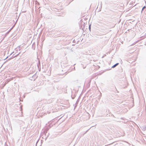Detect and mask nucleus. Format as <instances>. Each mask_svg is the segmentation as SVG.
I'll return each mask as SVG.
<instances>
[{
	"instance_id": "nucleus-1",
	"label": "nucleus",
	"mask_w": 146,
	"mask_h": 146,
	"mask_svg": "<svg viewBox=\"0 0 146 146\" xmlns=\"http://www.w3.org/2000/svg\"><path fill=\"white\" fill-rule=\"evenodd\" d=\"M119 64L118 63H116L115 64H114L112 66L111 68H115L117 66H118Z\"/></svg>"
},
{
	"instance_id": "nucleus-2",
	"label": "nucleus",
	"mask_w": 146,
	"mask_h": 146,
	"mask_svg": "<svg viewBox=\"0 0 146 146\" xmlns=\"http://www.w3.org/2000/svg\"><path fill=\"white\" fill-rule=\"evenodd\" d=\"M79 101V98H78L75 104V105L74 106L75 108L77 107V105L78 104V103Z\"/></svg>"
},
{
	"instance_id": "nucleus-3",
	"label": "nucleus",
	"mask_w": 146,
	"mask_h": 146,
	"mask_svg": "<svg viewBox=\"0 0 146 146\" xmlns=\"http://www.w3.org/2000/svg\"><path fill=\"white\" fill-rule=\"evenodd\" d=\"M20 54V53H19V54H13V57L14 58L15 57H16L18 56Z\"/></svg>"
},
{
	"instance_id": "nucleus-4",
	"label": "nucleus",
	"mask_w": 146,
	"mask_h": 146,
	"mask_svg": "<svg viewBox=\"0 0 146 146\" xmlns=\"http://www.w3.org/2000/svg\"><path fill=\"white\" fill-rule=\"evenodd\" d=\"M102 2H101L100 5L99 6V7H100V9H99L100 10H99V11H100L101 10V8H102Z\"/></svg>"
},
{
	"instance_id": "nucleus-5",
	"label": "nucleus",
	"mask_w": 146,
	"mask_h": 146,
	"mask_svg": "<svg viewBox=\"0 0 146 146\" xmlns=\"http://www.w3.org/2000/svg\"><path fill=\"white\" fill-rule=\"evenodd\" d=\"M84 24H85V23L84 22H83H83H82V23H81V25H82L84 24V26H83V27H82V29L84 31Z\"/></svg>"
},
{
	"instance_id": "nucleus-6",
	"label": "nucleus",
	"mask_w": 146,
	"mask_h": 146,
	"mask_svg": "<svg viewBox=\"0 0 146 146\" xmlns=\"http://www.w3.org/2000/svg\"><path fill=\"white\" fill-rule=\"evenodd\" d=\"M32 48L34 49L35 50V44H33L32 46Z\"/></svg>"
},
{
	"instance_id": "nucleus-7",
	"label": "nucleus",
	"mask_w": 146,
	"mask_h": 146,
	"mask_svg": "<svg viewBox=\"0 0 146 146\" xmlns=\"http://www.w3.org/2000/svg\"><path fill=\"white\" fill-rule=\"evenodd\" d=\"M146 8V7L145 6H144L142 8V10H141V12H142V11L145 9Z\"/></svg>"
},
{
	"instance_id": "nucleus-8",
	"label": "nucleus",
	"mask_w": 146,
	"mask_h": 146,
	"mask_svg": "<svg viewBox=\"0 0 146 146\" xmlns=\"http://www.w3.org/2000/svg\"><path fill=\"white\" fill-rule=\"evenodd\" d=\"M89 29L90 30V31H91V25H90L89 26Z\"/></svg>"
},
{
	"instance_id": "nucleus-9",
	"label": "nucleus",
	"mask_w": 146,
	"mask_h": 146,
	"mask_svg": "<svg viewBox=\"0 0 146 146\" xmlns=\"http://www.w3.org/2000/svg\"><path fill=\"white\" fill-rule=\"evenodd\" d=\"M14 58L13 57V56H12V57L10 58H9L8 59V60H10L13 59V58Z\"/></svg>"
},
{
	"instance_id": "nucleus-10",
	"label": "nucleus",
	"mask_w": 146,
	"mask_h": 146,
	"mask_svg": "<svg viewBox=\"0 0 146 146\" xmlns=\"http://www.w3.org/2000/svg\"><path fill=\"white\" fill-rule=\"evenodd\" d=\"M14 58L13 57V56H12V57L10 58H9L8 59V60H10L13 59V58Z\"/></svg>"
},
{
	"instance_id": "nucleus-11",
	"label": "nucleus",
	"mask_w": 146,
	"mask_h": 146,
	"mask_svg": "<svg viewBox=\"0 0 146 146\" xmlns=\"http://www.w3.org/2000/svg\"><path fill=\"white\" fill-rule=\"evenodd\" d=\"M14 58L13 57V56H12V57L10 58H9L8 59V60H10L13 59V58Z\"/></svg>"
},
{
	"instance_id": "nucleus-12",
	"label": "nucleus",
	"mask_w": 146,
	"mask_h": 146,
	"mask_svg": "<svg viewBox=\"0 0 146 146\" xmlns=\"http://www.w3.org/2000/svg\"><path fill=\"white\" fill-rule=\"evenodd\" d=\"M109 116H110L111 115V116L112 115L113 117H114V116L113 115V114H112L111 113H109Z\"/></svg>"
},
{
	"instance_id": "nucleus-13",
	"label": "nucleus",
	"mask_w": 146,
	"mask_h": 146,
	"mask_svg": "<svg viewBox=\"0 0 146 146\" xmlns=\"http://www.w3.org/2000/svg\"><path fill=\"white\" fill-rule=\"evenodd\" d=\"M4 146H8V145L7 144L6 142L5 143Z\"/></svg>"
},
{
	"instance_id": "nucleus-14",
	"label": "nucleus",
	"mask_w": 146,
	"mask_h": 146,
	"mask_svg": "<svg viewBox=\"0 0 146 146\" xmlns=\"http://www.w3.org/2000/svg\"><path fill=\"white\" fill-rule=\"evenodd\" d=\"M9 31H8L7 33H6V35H7L9 33Z\"/></svg>"
},
{
	"instance_id": "nucleus-15",
	"label": "nucleus",
	"mask_w": 146,
	"mask_h": 146,
	"mask_svg": "<svg viewBox=\"0 0 146 146\" xmlns=\"http://www.w3.org/2000/svg\"><path fill=\"white\" fill-rule=\"evenodd\" d=\"M113 143V142H112V143H110V144H109L107 145H111V144H112Z\"/></svg>"
},
{
	"instance_id": "nucleus-16",
	"label": "nucleus",
	"mask_w": 146,
	"mask_h": 146,
	"mask_svg": "<svg viewBox=\"0 0 146 146\" xmlns=\"http://www.w3.org/2000/svg\"><path fill=\"white\" fill-rule=\"evenodd\" d=\"M44 133L46 134V133H47V131H44Z\"/></svg>"
},
{
	"instance_id": "nucleus-17",
	"label": "nucleus",
	"mask_w": 146,
	"mask_h": 146,
	"mask_svg": "<svg viewBox=\"0 0 146 146\" xmlns=\"http://www.w3.org/2000/svg\"><path fill=\"white\" fill-rule=\"evenodd\" d=\"M35 76V74H34V75H33V76H32V77H34Z\"/></svg>"
},
{
	"instance_id": "nucleus-18",
	"label": "nucleus",
	"mask_w": 146,
	"mask_h": 146,
	"mask_svg": "<svg viewBox=\"0 0 146 146\" xmlns=\"http://www.w3.org/2000/svg\"><path fill=\"white\" fill-rule=\"evenodd\" d=\"M72 99H74V97H72Z\"/></svg>"
},
{
	"instance_id": "nucleus-19",
	"label": "nucleus",
	"mask_w": 146,
	"mask_h": 146,
	"mask_svg": "<svg viewBox=\"0 0 146 146\" xmlns=\"http://www.w3.org/2000/svg\"><path fill=\"white\" fill-rule=\"evenodd\" d=\"M108 114H107L106 115V116L108 117Z\"/></svg>"
},
{
	"instance_id": "nucleus-20",
	"label": "nucleus",
	"mask_w": 146,
	"mask_h": 146,
	"mask_svg": "<svg viewBox=\"0 0 146 146\" xmlns=\"http://www.w3.org/2000/svg\"><path fill=\"white\" fill-rule=\"evenodd\" d=\"M37 142H38V141H37V142L36 143V145H37Z\"/></svg>"
},
{
	"instance_id": "nucleus-21",
	"label": "nucleus",
	"mask_w": 146,
	"mask_h": 146,
	"mask_svg": "<svg viewBox=\"0 0 146 146\" xmlns=\"http://www.w3.org/2000/svg\"><path fill=\"white\" fill-rule=\"evenodd\" d=\"M13 52L12 53H11V54H10V55H11V54H13Z\"/></svg>"
},
{
	"instance_id": "nucleus-22",
	"label": "nucleus",
	"mask_w": 146,
	"mask_h": 146,
	"mask_svg": "<svg viewBox=\"0 0 146 146\" xmlns=\"http://www.w3.org/2000/svg\"><path fill=\"white\" fill-rule=\"evenodd\" d=\"M8 57V56H7V58H6L5 60V59H7Z\"/></svg>"
},
{
	"instance_id": "nucleus-23",
	"label": "nucleus",
	"mask_w": 146,
	"mask_h": 146,
	"mask_svg": "<svg viewBox=\"0 0 146 146\" xmlns=\"http://www.w3.org/2000/svg\"><path fill=\"white\" fill-rule=\"evenodd\" d=\"M20 48V46H19V48Z\"/></svg>"
},
{
	"instance_id": "nucleus-24",
	"label": "nucleus",
	"mask_w": 146,
	"mask_h": 146,
	"mask_svg": "<svg viewBox=\"0 0 146 146\" xmlns=\"http://www.w3.org/2000/svg\"><path fill=\"white\" fill-rule=\"evenodd\" d=\"M80 97H79L78 98H79V100H80Z\"/></svg>"
},
{
	"instance_id": "nucleus-25",
	"label": "nucleus",
	"mask_w": 146,
	"mask_h": 146,
	"mask_svg": "<svg viewBox=\"0 0 146 146\" xmlns=\"http://www.w3.org/2000/svg\"><path fill=\"white\" fill-rule=\"evenodd\" d=\"M37 66H38V64L37 65Z\"/></svg>"
},
{
	"instance_id": "nucleus-26",
	"label": "nucleus",
	"mask_w": 146,
	"mask_h": 146,
	"mask_svg": "<svg viewBox=\"0 0 146 146\" xmlns=\"http://www.w3.org/2000/svg\"><path fill=\"white\" fill-rule=\"evenodd\" d=\"M145 129H146V127H145Z\"/></svg>"
},
{
	"instance_id": "nucleus-27",
	"label": "nucleus",
	"mask_w": 146,
	"mask_h": 146,
	"mask_svg": "<svg viewBox=\"0 0 146 146\" xmlns=\"http://www.w3.org/2000/svg\"><path fill=\"white\" fill-rule=\"evenodd\" d=\"M88 131V130L86 131V132H87V131Z\"/></svg>"
}]
</instances>
